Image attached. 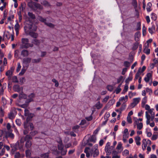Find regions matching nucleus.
Returning a JSON list of instances; mask_svg holds the SVG:
<instances>
[{
  "instance_id": "nucleus-1",
  "label": "nucleus",
  "mask_w": 158,
  "mask_h": 158,
  "mask_svg": "<svg viewBox=\"0 0 158 158\" xmlns=\"http://www.w3.org/2000/svg\"><path fill=\"white\" fill-rule=\"evenodd\" d=\"M32 137L29 135H27L25 137H22L20 140V143L17 142L13 147L12 150L15 151L18 148L21 149L23 146V144L25 141H26L25 146L27 148H29L32 145V143L30 141Z\"/></svg>"
},
{
  "instance_id": "nucleus-2",
  "label": "nucleus",
  "mask_w": 158,
  "mask_h": 158,
  "mask_svg": "<svg viewBox=\"0 0 158 158\" xmlns=\"http://www.w3.org/2000/svg\"><path fill=\"white\" fill-rule=\"evenodd\" d=\"M22 44L20 46L21 48H27L33 46V44L29 43V40L27 38H22L21 40Z\"/></svg>"
},
{
  "instance_id": "nucleus-3",
  "label": "nucleus",
  "mask_w": 158,
  "mask_h": 158,
  "mask_svg": "<svg viewBox=\"0 0 158 158\" xmlns=\"http://www.w3.org/2000/svg\"><path fill=\"white\" fill-rule=\"evenodd\" d=\"M28 5L29 7L34 10L37 9L41 10L43 9V6L40 4L32 1L28 2Z\"/></svg>"
},
{
  "instance_id": "nucleus-4",
  "label": "nucleus",
  "mask_w": 158,
  "mask_h": 158,
  "mask_svg": "<svg viewBox=\"0 0 158 158\" xmlns=\"http://www.w3.org/2000/svg\"><path fill=\"white\" fill-rule=\"evenodd\" d=\"M35 96V95L34 94H31L28 96L25 102V103L20 105V107L24 108L27 107L28 106L29 103L33 101V99Z\"/></svg>"
},
{
  "instance_id": "nucleus-5",
  "label": "nucleus",
  "mask_w": 158,
  "mask_h": 158,
  "mask_svg": "<svg viewBox=\"0 0 158 158\" xmlns=\"http://www.w3.org/2000/svg\"><path fill=\"white\" fill-rule=\"evenodd\" d=\"M24 30L25 32L27 34L29 31H35L37 28V27L35 25H27L25 26L24 27Z\"/></svg>"
},
{
  "instance_id": "nucleus-6",
  "label": "nucleus",
  "mask_w": 158,
  "mask_h": 158,
  "mask_svg": "<svg viewBox=\"0 0 158 158\" xmlns=\"http://www.w3.org/2000/svg\"><path fill=\"white\" fill-rule=\"evenodd\" d=\"M30 127V129L32 130L34 128L33 124L32 123H29L28 122H26L24 123V127L25 130L24 131L23 133L24 135H26L28 133V129L29 127Z\"/></svg>"
},
{
  "instance_id": "nucleus-7",
  "label": "nucleus",
  "mask_w": 158,
  "mask_h": 158,
  "mask_svg": "<svg viewBox=\"0 0 158 158\" xmlns=\"http://www.w3.org/2000/svg\"><path fill=\"white\" fill-rule=\"evenodd\" d=\"M154 109L152 108L151 109L145 112V117L147 119V123L149 122V119H151V116L155 114V112L153 111Z\"/></svg>"
},
{
  "instance_id": "nucleus-8",
  "label": "nucleus",
  "mask_w": 158,
  "mask_h": 158,
  "mask_svg": "<svg viewBox=\"0 0 158 158\" xmlns=\"http://www.w3.org/2000/svg\"><path fill=\"white\" fill-rule=\"evenodd\" d=\"M152 144L151 141L149 139H143L142 141V148L143 150H144L146 149V148L148 145H151Z\"/></svg>"
},
{
  "instance_id": "nucleus-9",
  "label": "nucleus",
  "mask_w": 158,
  "mask_h": 158,
  "mask_svg": "<svg viewBox=\"0 0 158 158\" xmlns=\"http://www.w3.org/2000/svg\"><path fill=\"white\" fill-rule=\"evenodd\" d=\"M110 142H108L106 143V145L105 150L106 153V155H110L111 153L112 150L113 149L110 146Z\"/></svg>"
},
{
  "instance_id": "nucleus-10",
  "label": "nucleus",
  "mask_w": 158,
  "mask_h": 158,
  "mask_svg": "<svg viewBox=\"0 0 158 158\" xmlns=\"http://www.w3.org/2000/svg\"><path fill=\"white\" fill-rule=\"evenodd\" d=\"M24 114L27 117V122H28L34 116V114L29 113V110L27 109H25L24 110Z\"/></svg>"
},
{
  "instance_id": "nucleus-11",
  "label": "nucleus",
  "mask_w": 158,
  "mask_h": 158,
  "mask_svg": "<svg viewBox=\"0 0 158 158\" xmlns=\"http://www.w3.org/2000/svg\"><path fill=\"white\" fill-rule=\"evenodd\" d=\"M141 98L139 97L134 98L133 102L130 104V107L131 108H134L139 102Z\"/></svg>"
},
{
  "instance_id": "nucleus-12",
  "label": "nucleus",
  "mask_w": 158,
  "mask_h": 158,
  "mask_svg": "<svg viewBox=\"0 0 158 158\" xmlns=\"http://www.w3.org/2000/svg\"><path fill=\"white\" fill-rule=\"evenodd\" d=\"M136 125L137 126V128L138 130H140L143 127V124L142 123L138 122V120L137 118L135 119L134 123V127H135Z\"/></svg>"
},
{
  "instance_id": "nucleus-13",
  "label": "nucleus",
  "mask_w": 158,
  "mask_h": 158,
  "mask_svg": "<svg viewBox=\"0 0 158 158\" xmlns=\"http://www.w3.org/2000/svg\"><path fill=\"white\" fill-rule=\"evenodd\" d=\"M4 36L6 38L9 40L11 37V41H13L14 40V33L13 34H11L8 31H5L4 33Z\"/></svg>"
},
{
  "instance_id": "nucleus-14",
  "label": "nucleus",
  "mask_w": 158,
  "mask_h": 158,
  "mask_svg": "<svg viewBox=\"0 0 158 158\" xmlns=\"http://www.w3.org/2000/svg\"><path fill=\"white\" fill-rule=\"evenodd\" d=\"M27 95L24 94L23 93L20 94L19 95V99L17 101V103L19 104V105H21L19 104V103L22 102V99H25L27 98Z\"/></svg>"
},
{
  "instance_id": "nucleus-15",
  "label": "nucleus",
  "mask_w": 158,
  "mask_h": 158,
  "mask_svg": "<svg viewBox=\"0 0 158 158\" xmlns=\"http://www.w3.org/2000/svg\"><path fill=\"white\" fill-rule=\"evenodd\" d=\"M13 90L15 92H19L21 91H22L23 88L20 87L18 85H15L13 87Z\"/></svg>"
},
{
  "instance_id": "nucleus-16",
  "label": "nucleus",
  "mask_w": 158,
  "mask_h": 158,
  "mask_svg": "<svg viewBox=\"0 0 158 158\" xmlns=\"http://www.w3.org/2000/svg\"><path fill=\"white\" fill-rule=\"evenodd\" d=\"M128 99V97L127 95H126L125 97H120L119 99V102H121L123 103H125L127 102Z\"/></svg>"
},
{
  "instance_id": "nucleus-17",
  "label": "nucleus",
  "mask_w": 158,
  "mask_h": 158,
  "mask_svg": "<svg viewBox=\"0 0 158 158\" xmlns=\"http://www.w3.org/2000/svg\"><path fill=\"white\" fill-rule=\"evenodd\" d=\"M145 133L147 136L148 137H151L152 135L151 129L149 127H147L146 129Z\"/></svg>"
},
{
  "instance_id": "nucleus-18",
  "label": "nucleus",
  "mask_w": 158,
  "mask_h": 158,
  "mask_svg": "<svg viewBox=\"0 0 158 158\" xmlns=\"http://www.w3.org/2000/svg\"><path fill=\"white\" fill-rule=\"evenodd\" d=\"M122 144L121 142H119L116 147V149L118 150V152H121L123 150Z\"/></svg>"
},
{
  "instance_id": "nucleus-19",
  "label": "nucleus",
  "mask_w": 158,
  "mask_h": 158,
  "mask_svg": "<svg viewBox=\"0 0 158 158\" xmlns=\"http://www.w3.org/2000/svg\"><path fill=\"white\" fill-rule=\"evenodd\" d=\"M40 3L41 5L44 6L45 7H48L51 6V5L46 0L43 1Z\"/></svg>"
},
{
  "instance_id": "nucleus-20",
  "label": "nucleus",
  "mask_w": 158,
  "mask_h": 158,
  "mask_svg": "<svg viewBox=\"0 0 158 158\" xmlns=\"http://www.w3.org/2000/svg\"><path fill=\"white\" fill-rule=\"evenodd\" d=\"M152 74L150 73H147L144 79L145 81L146 82H148L152 77Z\"/></svg>"
},
{
  "instance_id": "nucleus-21",
  "label": "nucleus",
  "mask_w": 158,
  "mask_h": 158,
  "mask_svg": "<svg viewBox=\"0 0 158 158\" xmlns=\"http://www.w3.org/2000/svg\"><path fill=\"white\" fill-rule=\"evenodd\" d=\"M135 142L137 145L139 146L141 144L140 141L141 140V138L139 136H136L135 138Z\"/></svg>"
},
{
  "instance_id": "nucleus-22",
  "label": "nucleus",
  "mask_w": 158,
  "mask_h": 158,
  "mask_svg": "<svg viewBox=\"0 0 158 158\" xmlns=\"http://www.w3.org/2000/svg\"><path fill=\"white\" fill-rule=\"evenodd\" d=\"M141 34L139 32H137L135 35V39L136 42L139 41V38L140 37Z\"/></svg>"
},
{
  "instance_id": "nucleus-23",
  "label": "nucleus",
  "mask_w": 158,
  "mask_h": 158,
  "mask_svg": "<svg viewBox=\"0 0 158 158\" xmlns=\"http://www.w3.org/2000/svg\"><path fill=\"white\" fill-rule=\"evenodd\" d=\"M28 51L26 50H23L21 52V55L24 57L27 56L29 55Z\"/></svg>"
},
{
  "instance_id": "nucleus-24",
  "label": "nucleus",
  "mask_w": 158,
  "mask_h": 158,
  "mask_svg": "<svg viewBox=\"0 0 158 158\" xmlns=\"http://www.w3.org/2000/svg\"><path fill=\"white\" fill-rule=\"evenodd\" d=\"M158 137V133L157 132H154L152 136L151 139L153 140H156Z\"/></svg>"
},
{
  "instance_id": "nucleus-25",
  "label": "nucleus",
  "mask_w": 158,
  "mask_h": 158,
  "mask_svg": "<svg viewBox=\"0 0 158 158\" xmlns=\"http://www.w3.org/2000/svg\"><path fill=\"white\" fill-rule=\"evenodd\" d=\"M147 97L145 96L142 99L141 106L142 107H144V105L147 103Z\"/></svg>"
},
{
  "instance_id": "nucleus-26",
  "label": "nucleus",
  "mask_w": 158,
  "mask_h": 158,
  "mask_svg": "<svg viewBox=\"0 0 158 158\" xmlns=\"http://www.w3.org/2000/svg\"><path fill=\"white\" fill-rule=\"evenodd\" d=\"M96 139H97L96 136L94 135H92L89 139V140L90 142H93L94 143L96 142Z\"/></svg>"
},
{
  "instance_id": "nucleus-27",
  "label": "nucleus",
  "mask_w": 158,
  "mask_h": 158,
  "mask_svg": "<svg viewBox=\"0 0 158 158\" xmlns=\"http://www.w3.org/2000/svg\"><path fill=\"white\" fill-rule=\"evenodd\" d=\"M155 26L154 25L148 28V31L149 32L152 34L153 32L155 30Z\"/></svg>"
},
{
  "instance_id": "nucleus-28",
  "label": "nucleus",
  "mask_w": 158,
  "mask_h": 158,
  "mask_svg": "<svg viewBox=\"0 0 158 158\" xmlns=\"http://www.w3.org/2000/svg\"><path fill=\"white\" fill-rule=\"evenodd\" d=\"M28 33L32 37L36 38L38 36V34L37 33L29 31Z\"/></svg>"
},
{
  "instance_id": "nucleus-29",
  "label": "nucleus",
  "mask_w": 158,
  "mask_h": 158,
  "mask_svg": "<svg viewBox=\"0 0 158 158\" xmlns=\"http://www.w3.org/2000/svg\"><path fill=\"white\" fill-rule=\"evenodd\" d=\"M31 60V59L30 58H26L23 59V63L25 64H28L30 63Z\"/></svg>"
},
{
  "instance_id": "nucleus-30",
  "label": "nucleus",
  "mask_w": 158,
  "mask_h": 158,
  "mask_svg": "<svg viewBox=\"0 0 158 158\" xmlns=\"http://www.w3.org/2000/svg\"><path fill=\"white\" fill-rule=\"evenodd\" d=\"M144 47H145V48H144L143 50L144 52L147 55H148L150 53V49L148 48V47H147L146 46L144 45Z\"/></svg>"
},
{
  "instance_id": "nucleus-31",
  "label": "nucleus",
  "mask_w": 158,
  "mask_h": 158,
  "mask_svg": "<svg viewBox=\"0 0 158 158\" xmlns=\"http://www.w3.org/2000/svg\"><path fill=\"white\" fill-rule=\"evenodd\" d=\"M152 6V4L151 2H148L147 5V11L149 12H150L151 10V7Z\"/></svg>"
},
{
  "instance_id": "nucleus-32",
  "label": "nucleus",
  "mask_w": 158,
  "mask_h": 158,
  "mask_svg": "<svg viewBox=\"0 0 158 158\" xmlns=\"http://www.w3.org/2000/svg\"><path fill=\"white\" fill-rule=\"evenodd\" d=\"M133 79V76L132 73H131L129 74V77L126 80V83H129L130 81H131Z\"/></svg>"
},
{
  "instance_id": "nucleus-33",
  "label": "nucleus",
  "mask_w": 158,
  "mask_h": 158,
  "mask_svg": "<svg viewBox=\"0 0 158 158\" xmlns=\"http://www.w3.org/2000/svg\"><path fill=\"white\" fill-rule=\"evenodd\" d=\"M95 106L97 109H99L102 107V105L99 101H98L95 104Z\"/></svg>"
},
{
  "instance_id": "nucleus-34",
  "label": "nucleus",
  "mask_w": 158,
  "mask_h": 158,
  "mask_svg": "<svg viewBox=\"0 0 158 158\" xmlns=\"http://www.w3.org/2000/svg\"><path fill=\"white\" fill-rule=\"evenodd\" d=\"M138 45L139 43L137 42L134 43L133 45L132 49L133 50H135L137 49L138 47Z\"/></svg>"
},
{
  "instance_id": "nucleus-35",
  "label": "nucleus",
  "mask_w": 158,
  "mask_h": 158,
  "mask_svg": "<svg viewBox=\"0 0 158 158\" xmlns=\"http://www.w3.org/2000/svg\"><path fill=\"white\" fill-rule=\"evenodd\" d=\"M128 134H123V140L124 142H126L127 141V139L128 138Z\"/></svg>"
},
{
  "instance_id": "nucleus-36",
  "label": "nucleus",
  "mask_w": 158,
  "mask_h": 158,
  "mask_svg": "<svg viewBox=\"0 0 158 158\" xmlns=\"http://www.w3.org/2000/svg\"><path fill=\"white\" fill-rule=\"evenodd\" d=\"M151 18L153 20L156 21L157 19V15L154 13H152L151 14Z\"/></svg>"
},
{
  "instance_id": "nucleus-37",
  "label": "nucleus",
  "mask_w": 158,
  "mask_h": 158,
  "mask_svg": "<svg viewBox=\"0 0 158 158\" xmlns=\"http://www.w3.org/2000/svg\"><path fill=\"white\" fill-rule=\"evenodd\" d=\"M110 97L109 95L106 96L102 100V102L103 103H106L109 99L110 98Z\"/></svg>"
},
{
  "instance_id": "nucleus-38",
  "label": "nucleus",
  "mask_w": 158,
  "mask_h": 158,
  "mask_svg": "<svg viewBox=\"0 0 158 158\" xmlns=\"http://www.w3.org/2000/svg\"><path fill=\"white\" fill-rule=\"evenodd\" d=\"M40 42L41 41L40 40L37 39H34L32 41V44H34L37 45H39Z\"/></svg>"
},
{
  "instance_id": "nucleus-39",
  "label": "nucleus",
  "mask_w": 158,
  "mask_h": 158,
  "mask_svg": "<svg viewBox=\"0 0 158 158\" xmlns=\"http://www.w3.org/2000/svg\"><path fill=\"white\" fill-rule=\"evenodd\" d=\"M16 23L15 26V30H19V25L18 23V20H16Z\"/></svg>"
},
{
  "instance_id": "nucleus-40",
  "label": "nucleus",
  "mask_w": 158,
  "mask_h": 158,
  "mask_svg": "<svg viewBox=\"0 0 158 158\" xmlns=\"http://www.w3.org/2000/svg\"><path fill=\"white\" fill-rule=\"evenodd\" d=\"M52 81L54 83H55V86L56 87H58L59 86V84L57 80L53 78L52 80Z\"/></svg>"
},
{
  "instance_id": "nucleus-41",
  "label": "nucleus",
  "mask_w": 158,
  "mask_h": 158,
  "mask_svg": "<svg viewBox=\"0 0 158 158\" xmlns=\"http://www.w3.org/2000/svg\"><path fill=\"white\" fill-rule=\"evenodd\" d=\"M128 89V86L127 84H125L124 86V89L123 90L122 93L123 94H124L126 92Z\"/></svg>"
},
{
  "instance_id": "nucleus-42",
  "label": "nucleus",
  "mask_w": 158,
  "mask_h": 158,
  "mask_svg": "<svg viewBox=\"0 0 158 158\" xmlns=\"http://www.w3.org/2000/svg\"><path fill=\"white\" fill-rule=\"evenodd\" d=\"M150 119H149V122L148 123H147V119L146 122V124L148 125H149L151 127H154L155 125V124L154 123L152 122V123H150Z\"/></svg>"
},
{
  "instance_id": "nucleus-43",
  "label": "nucleus",
  "mask_w": 158,
  "mask_h": 158,
  "mask_svg": "<svg viewBox=\"0 0 158 158\" xmlns=\"http://www.w3.org/2000/svg\"><path fill=\"white\" fill-rule=\"evenodd\" d=\"M136 92L132 93L131 92H129V97L130 98H131L135 96L136 95Z\"/></svg>"
},
{
  "instance_id": "nucleus-44",
  "label": "nucleus",
  "mask_w": 158,
  "mask_h": 158,
  "mask_svg": "<svg viewBox=\"0 0 158 158\" xmlns=\"http://www.w3.org/2000/svg\"><path fill=\"white\" fill-rule=\"evenodd\" d=\"M121 84H120L118 86V88L116 89L115 90V93L116 94H118L119 93L121 90V89L120 88Z\"/></svg>"
},
{
  "instance_id": "nucleus-45",
  "label": "nucleus",
  "mask_w": 158,
  "mask_h": 158,
  "mask_svg": "<svg viewBox=\"0 0 158 158\" xmlns=\"http://www.w3.org/2000/svg\"><path fill=\"white\" fill-rule=\"evenodd\" d=\"M59 150H61L63 149L64 146L61 142H60L58 145Z\"/></svg>"
},
{
  "instance_id": "nucleus-46",
  "label": "nucleus",
  "mask_w": 158,
  "mask_h": 158,
  "mask_svg": "<svg viewBox=\"0 0 158 158\" xmlns=\"http://www.w3.org/2000/svg\"><path fill=\"white\" fill-rule=\"evenodd\" d=\"M41 60V59L40 58L37 59H34L32 60V62L34 63H37L39 62Z\"/></svg>"
},
{
  "instance_id": "nucleus-47",
  "label": "nucleus",
  "mask_w": 158,
  "mask_h": 158,
  "mask_svg": "<svg viewBox=\"0 0 158 158\" xmlns=\"http://www.w3.org/2000/svg\"><path fill=\"white\" fill-rule=\"evenodd\" d=\"M123 65L125 67H128L130 66V63L127 61H125L123 63Z\"/></svg>"
},
{
  "instance_id": "nucleus-48",
  "label": "nucleus",
  "mask_w": 158,
  "mask_h": 158,
  "mask_svg": "<svg viewBox=\"0 0 158 158\" xmlns=\"http://www.w3.org/2000/svg\"><path fill=\"white\" fill-rule=\"evenodd\" d=\"M129 152L127 150H125L122 153L123 155V156H127L129 154Z\"/></svg>"
},
{
  "instance_id": "nucleus-49",
  "label": "nucleus",
  "mask_w": 158,
  "mask_h": 158,
  "mask_svg": "<svg viewBox=\"0 0 158 158\" xmlns=\"http://www.w3.org/2000/svg\"><path fill=\"white\" fill-rule=\"evenodd\" d=\"M17 66L16 71L17 72H19L20 71L21 68V66L19 62L18 63Z\"/></svg>"
},
{
  "instance_id": "nucleus-50",
  "label": "nucleus",
  "mask_w": 158,
  "mask_h": 158,
  "mask_svg": "<svg viewBox=\"0 0 158 158\" xmlns=\"http://www.w3.org/2000/svg\"><path fill=\"white\" fill-rule=\"evenodd\" d=\"M141 24L140 22H138L137 23L136 28V30H139L141 29Z\"/></svg>"
},
{
  "instance_id": "nucleus-51",
  "label": "nucleus",
  "mask_w": 158,
  "mask_h": 158,
  "mask_svg": "<svg viewBox=\"0 0 158 158\" xmlns=\"http://www.w3.org/2000/svg\"><path fill=\"white\" fill-rule=\"evenodd\" d=\"M37 19L39 20L41 22H44L45 23L46 22V20L44 18H43V17H42L41 16H39Z\"/></svg>"
},
{
  "instance_id": "nucleus-52",
  "label": "nucleus",
  "mask_w": 158,
  "mask_h": 158,
  "mask_svg": "<svg viewBox=\"0 0 158 158\" xmlns=\"http://www.w3.org/2000/svg\"><path fill=\"white\" fill-rule=\"evenodd\" d=\"M110 116V114L109 112H106V113L105 116H104V119H106L107 120H108V118Z\"/></svg>"
},
{
  "instance_id": "nucleus-53",
  "label": "nucleus",
  "mask_w": 158,
  "mask_h": 158,
  "mask_svg": "<svg viewBox=\"0 0 158 158\" xmlns=\"http://www.w3.org/2000/svg\"><path fill=\"white\" fill-rule=\"evenodd\" d=\"M9 118L10 119H13L15 117L14 114L12 112H10L8 114Z\"/></svg>"
},
{
  "instance_id": "nucleus-54",
  "label": "nucleus",
  "mask_w": 158,
  "mask_h": 158,
  "mask_svg": "<svg viewBox=\"0 0 158 158\" xmlns=\"http://www.w3.org/2000/svg\"><path fill=\"white\" fill-rule=\"evenodd\" d=\"M12 72L9 70L6 72V75L7 76H10L12 75Z\"/></svg>"
},
{
  "instance_id": "nucleus-55",
  "label": "nucleus",
  "mask_w": 158,
  "mask_h": 158,
  "mask_svg": "<svg viewBox=\"0 0 158 158\" xmlns=\"http://www.w3.org/2000/svg\"><path fill=\"white\" fill-rule=\"evenodd\" d=\"M28 16L32 19H34L35 18V15L32 13L29 12L28 14Z\"/></svg>"
},
{
  "instance_id": "nucleus-56",
  "label": "nucleus",
  "mask_w": 158,
  "mask_h": 158,
  "mask_svg": "<svg viewBox=\"0 0 158 158\" xmlns=\"http://www.w3.org/2000/svg\"><path fill=\"white\" fill-rule=\"evenodd\" d=\"M127 121L128 122V123L130 124H131L132 123V119L131 117L127 116Z\"/></svg>"
},
{
  "instance_id": "nucleus-57",
  "label": "nucleus",
  "mask_w": 158,
  "mask_h": 158,
  "mask_svg": "<svg viewBox=\"0 0 158 158\" xmlns=\"http://www.w3.org/2000/svg\"><path fill=\"white\" fill-rule=\"evenodd\" d=\"M38 133V132L36 131H32L30 133V135H29L31 137L34 136L35 135L37 134Z\"/></svg>"
},
{
  "instance_id": "nucleus-58",
  "label": "nucleus",
  "mask_w": 158,
  "mask_h": 158,
  "mask_svg": "<svg viewBox=\"0 0 158 158\" xmlns=\"http://www.w3.org/2000/svg\"><path fill=\"white\" fill-rule=\"evenodd\" d=\"M143 107L147 111H148V110L151 109H150V106L148 104L145 105L144 107Z\"/></svg>"
},
{
  "instance_id": "nucleus-59",
  "label": "nucleus",
  "mask_w": 158,
  "mask_h": 158,
  "mask_svg": "<svg viewBox=\"0 0 158 158\" xmlns=\"http://www.w3.org/2000/svg\"><path fill=\"white\" fill-rule=\"evenodd\" d=\"M45 24L48 26L52 28H53L54 26L53 24L50 23L46 22L45 23Z\"/></svg>"
},
{
  "instance_id": "nucleus-60",
  "label": "nucleus",
  "mask_w": 158,
  "mask_h": 158,
  "mask_svg": "<svg viewBox=\"0 0 158 158\" xmlns=\"http://www.w3.org/2000/svg\"><path fill=\"white\" fill-rule=\"evenodd\" d=\"M100 130V127H98L97 128L94 132H93V134L94 135H97L99 131Z\"/></svg>"
},
{
  "instance_id": "nucleus-61",
  "label": "nucleus",
  "mask_w": 158,
  "mask_h": 158,
  "mask_svg": "<svg viewBox=\"0 0 158 158\" xmlns=\"http://www.w3.org/2000/svg\"><path fill=\"white\" fill-rule=\"evenodd\" d=\"M26 70L25 69H23V68L22 69L21 72L19 73V75H22L25 72Z\"/></svg>"
},
{
  "instance_id": "nucleus-62",
  "label": "nucleus",
  "mask_w": 158,
  "mask_h": 158,
  "mask_svg": "<svg viewBox=\"0 0 158 158\" xmlns=\"http://www.w3.org/2000/svg\"><path fill=\"white\" fill-rule=\"evenodd\" d=\"M16 124L19 126L21 125V120L19 119H17L16 120Z\"/></svg>"
},
{
  "instance_id": "nucleus-63",
  "label": "nucleus",
  "mask_w": 158,
  "mask_h": 158,
  "mask_svg": "<svg viewBox=\"0 0 158 158\" xmlns=\"http://www.w3.org/2000/svg\"><path fill=\"white\" fill-rule=\"evenodd\" d=\"M99 154V152L98 150H95V152L93 154V157H95L97 156Z\"/></svg>"
},
{
  "instance_id": "nucleus-64",
  "label": "nucleus",
  "mask_w": 158,
  "mask_h": 158,
  "mask_svg": "<svg viewBox=\"0 0 158 158\" xmlns=\"http://www.w3.org/2000/svg\"><path fill=\"white\" fill-rule=\"evenodd\" d=\"M20 157V155L19 152H16L15 155V158H19Z\"/></svg>"
}]
</instances>
